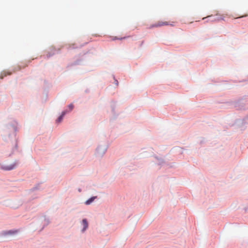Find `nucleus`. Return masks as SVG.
<instances>
[{
  "mask_svg": "<svg viewBox=\"0 0 248 248\" xmlns=\"http://www.w3.org/2000/svg\"><path fill=\"white\" fill-rule=\"evenodd\" d=\"M175 21H172L171 23H169L167 21H158L156 23L151 25L148 29H151L154 28H159L163 26H168L170 25L171 26H174Z\"/></svg>",
  "mask_w": 248,
  "mask_h": 248,
  "instance_id": "nucleus-1",
  "label": "nucleus"
},
{
  "mask_svg": "<svg viewBox=\"0 0 248 248\" xmlns=\"http://www.w3.org/2000/svg\"><path fill=\"white\" fill-rule=\"evenodd\" d=\"M16 164L14 163V164H11L10 165L4 166L3 167H1V168L2 169H3V170H10L14 169L16 167Z\"/></svg>",
  "mask_w": 248,
  "mask_h": 248,
  "instance_id": "nucleus-2",
  "label": "nucleus"
},
{
  "mask_svg": "<svg viewBox=\"0 0 248 248\" xmlns=\"http://www.w3.org/2000/svg\"><path fill=\"white\" fill-rule=\"evenodd\" d=\"M82 223H83V225L84 226L83 229V231H84L88 228V226L87 220L86 219H83L82 220Z\"/></svg>",
  "mask_w": 248,
  "mask_h": 248,
  "instance_id": "nucleus-3",
  "label": "nucleus"
},
{
  "mask_svg": "<svg viewBox=\"0 0 248 248\" xmlns=\"http://www.w3.org/2000/svg\"><path fill=\"white\" fill-rule=\"evenodd\" d=\"M96 198V197H93L91 198L90 199H89V200H88L87 201H86V202H85L86 204L88 205V204H91Z\"/></svg>",
  "mask_w": 248,
  "mask_h": 248,
  "instance_id": "nucleus-4",
  "label": "nucleus"
},
{
  "mask_svg": "<svg viewBox=\"0 0 248 248\" xmlns=\"http://www.w3.org/2000/svg\"><path fill=\"white\" fill-rule=\"evenodd\" d=\"M130 37L129 36H124V37H121V38H119V37H113L112 38V40H122V39H126V38H128V37Z\"/></svg>",
  "mask_w": 248,
  "mask_h": 248,
  "instance_id": "nucleus-5",
  "label": "nucleus"
},
{
  "mask_svg": "<svg viewBox=\"0 0 248 248\" xmlns=\"http://www.w3.org/2000/svg\"><path fill=\"white\" fill-rule=\"evenodd\" d=\"M16 232H17V231H9L5 232L4 234L5 235H6V234H12L16 233Z\"/></svg>",
  "mask_w": 248,
  "mask_h": 248,
  "instance_id": "nucleus-6",
  "label": "nucleus"
},
{
  "mask_svg": "<svg viewBox=\"0 0 248 248\" xmlns=\"http://www.w3.org/2000/svg\"><path fill=\"white\" fill-rule=\"evenodd\" d=\"M65 112H63L62 113V115L58 118L57 121L59 122H60L62 121V118H63V116L65 115Z\"/></svg>",
  "mask_w": 248,
  "mask_h": 248,
  "instance_id": "nucleus-7",
  "label": "nucleus"
},
{
  "mask_svg": "<svg viewBox=\"0 0 248 248\" xmlns=\"http://www.w3.org/2000/svg\"><path fill=\"white\" fill-rule=\"evenodd\" d=\"M7 74L10 75L11 74V73L8 72H6V71H4L2 73V77H1V78H3V76H6L7 75Z\"/></svg>",
  "mask_w": 248,
  "mask_h": 248,
  "instance_id": "nucleus-8",
  "label": "nucleus"
},
{
  "mask_svg": "<svg viewBox=\"0 0 248 248\" xmlns=\"http://www.w3.org/2000/svg\"><path fill=\"white\" fill-rule=\"evenodd\" d=\"M223 19L222 17H219L217 15V17L213 20L214 21H219L220 20Z\"/></svg>",
  "mask_w": 248,
  "mask_h": 248,
  "instance_id": "nucleus-9",
  "label": "nucleus"
},
{
  "mask_svg": "<svg viewBox=\"0 0 248 248\" xmlns=\"http://www.w3.org/2000/svg\"><path fill=\"white\" fill-rule=\"evenodd\" d=\"M68 108H69L70 110H71L73 109V108H74V106L73 104H70L69 106H68Z\"/></svg>",
  "mask_w": 248,
  "mask_h": 248,
  "instance_id": "nucleus-10",
  "label": "nucleus"
},
{
  "mask_svg": "<svg viewBox=\"0 0 248 248\" xmlns=\"http://www.w3.org/2000/svg\"><path fill=\"white\" fill-rule=\"evenodd\" d=\"M247 16H248V15H245V16H239V17H234V18H238L243 17Z\"/></svg>",
  "mask_w": 248,
  "mask_h": 248,
  "instance_id": "nucleus-11",
  "label": "nucleus"
},
{
  "mask_svg": "<svg viewBox=\"0 0 248 248\" xmlns=\"http://www.w3.org/2000/svg\"><path fill=\"white\" fill-rule=\"evenodd\" d=\"M205 18H206V17H203V18H202V19H204Z\"/></svg>",
  "mask_w": 248,
  "mask_h": 248,
  "instance_id": "nucleus-12",
  "label": "nucleus"
}]
</instances>
